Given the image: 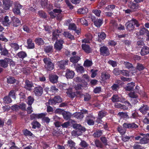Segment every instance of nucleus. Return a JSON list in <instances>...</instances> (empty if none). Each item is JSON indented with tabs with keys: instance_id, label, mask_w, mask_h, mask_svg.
<instances>
[{
	"instance_id": "nucleus-28",
	"label": "nucleus",
	"mask_w": 149,
	"mask_h": 149,
	"mask_svg": "<svg viewBox=\"0 0 149 149\" xmlns=\"http://www.w3.org/2000/svg\"><path fill=\"white\" fill-rule=\"evenodd\" d=\"M36 43L39 46L43 45L45 43L44 41L42 38H36L35 40Z\"/></svg>"
},
{
	"instance_id": "nucleus-32",
	"label": "nucleus",
	"mask_w": 149,
	"mask_h": 149,
	"mask_svg": "<svg viewBox=\"0 0 149 149\" xmlns=\"http://www.w3.org/2000/svg\"><path fill=\"white\" fill-rule=\"evenodd\" d=\"M80 59V57L79 56H74L70 58V60L71 62L74 64L78 62Z\"/></svg>"
},
{
	"instance_id": "nucleus-43",
	"label": "nucleus",
	"mask_w": 149,
	"mask_h": 149,
	"mask_svg": "<svg viewBox=\"0 0 149 149\" xmlns=\"http://www.w3.org/2000/svg\"><path fill=\"white\" fill-rule=\"evenodd\" d=\"M17 91V90H16V88L15 90H11L9 93L8 96L10 97H11L12 98L15 99L16 98L15 93Z\"/></svg>"
},
{
	"instance_id": "nucleus-1",
	"label": "nucleus",
	"mask_w": 149,
	"mask_h": 149,
	"mask_svg": "<svg viewBox=\"0 0 149 149\" xmlns=\"http://www.w3.org/2000/svg\"><path fill=\"white\" fill-rule=\"evenodd\" d=\"M139 135L135 136L134 138L136 140H140L139 143L141 144H146L149 142V134H145L140 133Z\"/></svg>"
},
{
	"instance_id": "nucleus-37",
	"label": "nucleus",
	"mask_w": 149,
	"mask_h": 149,
	"mask_svg": "<svg viewBox=\"0 0 149 149\" xmlns=\"http://www.w3.org/2000/svg\"><path fill=\"white\" fill-rule=\"evenodd\" d=\"M12 102L11 98L8 95L6 96L3 98V102L5 104L10 103Z\"/></svg>"
},
{
	"instance_id": "nucleus-6",
	"label": "nucleus",
	"mask_w": 149,
	"mask_h": 149,
	"mask_svg": "<svg viewBox=\"0 0 149 149\" xmlns=\"http://www.w3.org/2000/svg\"><path fill=\"white\" fill-rule=\"evenodd\" d=\"M33 92L36 96L40 97L43 94V88L41 86H38L34 88Z\"/></svg>"
},
{
	"instance_id": "nucleus-33",
	"label": "nucleus",
	"mask_w": 149,
	"mask_h": 149,
	"mask_svg": "<svg viewBox=\"0 0 149 149\" xmlns=\"http://www.w3.org/2000/svg\"><path fill=\"white\" fill-rule=\"evenodd\" d=\"M31 125L32 126V128L34 129H35L36 128H39L40 127L41 125L40 123L36 120L33 121L31 123Z\"/></svg>"
},
{
	"instance_id": "nucleus-16",
	"label": "nucleus",
	"mask_w": 149,
	"mask_h": 149,
	"mask_svg": "<svg viewBox=\"0 0 149 149\" xmlns=\"http://www.w3.org/2000/svg\"><path fill=\"white\" fill-rule=\"evenodd\" d=\"M149 107L146 104H143L139 109L140 112L143 114L145 115L147 112V111L149 110Z\"/></svg>"
},
{
	"instance_id": "nucleus-58",
	"label": "nucleus",
	"mask_w": 149,
	"mask_h": 149,
	"mask_svg": "<svg viewBox=\"0 0 149 149\" xmlns=\"http://www.w3.org/2000/svg\"><path fill=\"white\" fill-rule=\"evenodd\" d=\"M100 140L102 143H103L104 146L108 145L107 140V138L104 136H102L100 138Z\"/></svg>"
},
{
	"instance_id": "nucleus-8",
	"label": "nucleus",
	"mask_w": 149,
	"mask_h": 149,
	"mask_svg": "<svg viewBox=\"0 0 149 149\" xmlns=\"http://www.w3.org/2000/svg\"><path fill=\"white\" fill-rule=\"evenodd\" d=\"M147 32H148V30L146 29L143 28L141 29L140 31L136 33V35L139 39H142L143 38V35L146 34Z\"/></svg>"
},
{
	"instance_id": "nucleus-63",
	"label": "nucleus",
	"mask_w": 149,
	"mask_h": 149,
	"mask_svg": "<svg viewBox=\"0 0 149 149\" xmlns=\"http://www.w3.org/2000/svg\"><path fill=\"white\" fill-rule=\"evenodd\" d=\"M118 114L121 117L124 118H130L128 115L127 114V113L124 112H120L118 113Z\"/></svg>"
},
{
	"instance_id": "nucleus-49",
	"label": "nucleus",
	"mask_w": 149,
	"mask_h": 149,
	"mask_svg": "<svg viewBox=\"0 0 149 149\" xmlns=\"http://www.w3.org/2000/svg\"><path fill=\"white\" fill-rule=\"evenodd\" d=\"M74 117L77 119H81L84 117V115L81 112H76L74 114Z\"/></svg>"
},
{
	"instance_id": "nucleus-13",
	"label": "nucleus",
	"mask_w": 149,
	"mask_h": 149,
	"mask_svg": "<svg viewBox=\"0 0 149 149\" xmlns=\"http://www.w3.org/2000/svg\"><path fill=\"white\" fill-rule=\"evenodd\" d=\"M81 47L82 49L86 53L89 54L92 52V49L90 46L86 44H82Z\"/></svg>"
},
{
	"instance_id": "nucleus-17",
	"label": "nucleus",
	"mask_w": 149,
	"mask_h": 149,
	"mask_svg": "<svg viewBox=\"0 0 149 149\" xmlns=\"http://www.w3.org/2000/svg\"><path fill=\"white\" fill-rule=\"evenodd\" d=\"M128 6L132 10V11H136L139 7V5L137 3H134L132 2H130Z\"/></svg>"
},
{
	"instance_id": "nucleus-30",
	"label": "nucleus",
	"mask_w": 149,
	"mask_h": 149,
	"mask_svg": "<svg viewBox=\"0 0 149 149\" xmlns=\"http://www.w3.org/2000/svg\"><path fill=\"white\" fill-rule=\"evenodd\" d=\"M63 35L64 36L71 40H75V38L73 35H72L69 32L65 31L64 32Z\"/></svg>"
},
{
	"instance_id": "nucleus-29",
	"label": "nucleus",
	"mask_w": 149,
	"mask_h": 149,
	"mask_svg": "<svg viewBox=\"0 0 149 149\" xmlns=\"http://www.w3.org/2000/svg\"><path fill=\"white\" fill-rule=\"evenodd\" d=\"M67 90L68 91L66 92V93L68 97L71 98H73L76 96L74 92H72V90L71 88H70L68 89Z\"/></svg>"
},
{
	"instance_id": "nucleus-11",
	"label": "nucleus",
	"mask_w": 149,
	"mask_h": 149,
	"mask_svg": "<svg viewBox=\"0 0 149 149\" xmlns=\"http://www.w3.org/2000/svg\"><path fill=\"white\" fill-rule=\"evenodd\" d=\"M75 74L74 71L70 69H67L65 71V77L68 79H71L73 78Z\"/></svg>"
},
{
	"instance_id": "nucleus-47",
	"label": "nucleus",
	"mask_w": 149,
	"mask_h": 149,
	"mask_svg": "<svg viewBox=\"0 0 149 149\" xmlns=\"http://www.w3.org/2000/svg\"><path fill=\"white\" fill-rule=\"evenodd\" d=\"M22 132L24 135L26 136H32L33 133L27 129H25L22 130Z\"/></svg>"
},
{
	"instance_id": "nucleus-2",
	"label": "nucleus",
	"mask_w": 149,
	"mask_h": 149,
	"mask_svg": "<svg viewBox=\"0 0 149 149\" xmlns=\"http://www.w3.org/2000/svg\"><path fill=\"white\" fill-rule=\"evenodd\" d=\"M135 26L137 27H138L140 26V24L137 20L134 19L128 22L125 24L127 30L129 31L133 30L135 28Z\"/></svg>"
},
{
	"instance_id": "nucleus-61",
	"label": "nucleus",
	"mask_w": 149,
	"mask_h": 149,
	"mask_svg": "<svg viewBox=\"0 0 149 149\" xmlns=\"http://www.w3.org/2000/svg\"><path fill=\"white\" fill-rule=\"evenodd\" d=\"M108 63L109 64L111 65L112 67H116L117 65V63L116 61L112 60H109L108 61Z\"/></svg>"
},
{
	"instance_id": "nucleus-56",
	"label": "nucleus",
	"mask_w": 149,
	"mask_h": 149,
	"mask_svg": "<svg viewBox=\"0 0 149 149\" xmlns=\"http://www.w3.org/2000/svg\"><path fill=\"white\" fill-rule=\"evenodd\" d=\"M125 129V128H124L123 127H118L117 128L118 132L122 135H124L126 133V130Z\"/></svg>"
},
{
	"instance_id": "nucleus-18",
	"label": "nucleus",
	"mask_w": 149,
	"mask_h": 149,
	"mask_svg": "<svg viewBox=\"0 0 149 149\" xmlns=\"http://www.w3.org/2000/svg\"><path fill=\"white\" fill-rule=\"evenodd\" d=\"M49 78L50 82L53 84H54L57 83L58 77L56 75L51 74L49 75Z\"/></svg>"
},
{
	"instance_id": "nucleus-3",
	"label": "nucleus",
	"mask_w": 149,
	"mask_h": 149,
	"mask_svg": "<svg viewBox=\"0 0 149 149\" xmlns=\"http://www.w3.org/2000/svg\"><path fill=\"white\" fill-rule=\"evenodd\" d=\"M43 60L45 64L44 67L46 71H50L54 69V63L52 62V60L50 58H45Z\"/></svg>"
},
{
	"instance_id": "nucleus-57",
	"label": "nucleus",
	"mask_w": 149,
	"mask_h": 149,
	"mask_svg": "<svg viewBox=\"0 0 149 149\" xmlns=\"http://www.w3.org/2000/svg\"><path fill=\"white\" fill-rule=\"evenodd\" d=\"M77 27L74 23H72L69 25L68 29L70 30H75Z\"/></svg>"
},
{
	"instance_id": "nucleus-31",
	"label": "nucleus",
	"mask_w": 149,
	"mask_h": 149,
	"mask_svg": "<svg viewBox=\"0 0 149 149\" xmlns=\"http://www.w3.org/2000/svg\"><path fill=\"white\" fill-rule=\"evenodd\" d=\"M88 12V9L85 7L80 8L77 11V13L80 14H85Z\"/></svg>"
},
{
	"instance_id": "nucleus-40",
	"label": "nucleus",
	"mask_w": 149,
	"mask_h": 149,
	"mask_svg": "<svg viewBox=\"0 0 149 149\" xmlns=\"http://www.w3.org/2000/svg\"><path fill=\"white\" fill-rule=\"evenodd\" d=\"M110 77V74L106 72H103L101 74V77L103 80L108 79Z\"/></svg>"
},
{
	"instance_id": "nucleus-46",
	"label": "nucleus",
	"mask_w": 149,
	"mask_h": 149,
	"mask_svg": "<svg viewBox=\"0 0 149 149\" xmlns=\"http://www.w3.org/2000/svg\"><path fill=\"white\" fill-rule=\"evenodd\" d=\"M128 95L131 99L136 98L138 97V95L134 91L131 92L128 94Z\"/></svg>"
},
{
	"instance_id": "nucleus-39",
	"label": "nucleus",
	"mask_w": 149,
	"mask_h": 149,
	"mask_svg": "<svg viewBox=\"0 0 149 149\" xmlns=\"http://www.w3.org/2000/svg\"><path fill=\"white\" fill-rule=\"evenodd\" d=\"M98 37L99 39L98 40L99 42H101L102 40H102H104L106 37V34L103 32H102L101 33H98Z\"/></svg>"
},
{
	"instance_id": "nucleus-38",
	"label": "nucleus",
	"mask_w": 149,
	"mask_h": 149,
	"mask_svg": "<svg viewBox=\"0 0 149 149\" xmlns=\"http://www.w3.org/2000/svg\"><path fill=\"white\" fill-rule=\"evenodd\" d=\"M35 100L33 96L30 95L29 96L27 99L26 103L28 105H31L33 103Z\"/></svg>"
},
{
	"instance_id": "nucleus-4",
	"label": "nucleus",
	"mask_w": 149,
	"mask_h": 149,
	"mask_svg": "<svg viewBox=\"0 0 149 149\" xmlns=\"http://www.w3.org/2000/svg\"><path fill=\"white\" fill-rule=\"evenodd\" d=\"M64 42L63 40L60 39L57 40L54 45V49L57 51H60L63 48V44Z\"/></svg>"
},
{
	"instance_id": "nucleus-14",
	"label": "nucleus",
	"mask_w": 149,
	"mask_h": 149,
	"mask_svg": "<svg viewBox=\"0 0 149 149\" xmlns=\"http://www.w3.org/2000/svg\"><path fill=\"white\" fill-rule=\"evenodd\" d=\"M22 6L19 3H16L14 8L13 9V11L15 14L20 15L21 13L20 9L22 8Z\"/></svg>"
},
{
	"instance_id": "nucleus-24",
	"label": "nucleus",
	"mask_w": 149,
	"mask_h": 149,
	"mask_svg": "<svg viewBox=\"0 0 149 149\" xmlns=\"http://www.w3.org/2000/svg\"><path fill=\"white\" fill-rule=\"evenodd\" d=\"M134 86V83L131 82L127 84V86L125 87V89L126 91H130L133 90Z\"/></svg>"
},
{
	"instance_id": "nucleus-22",
	"label": "nucleus",
	"mask_w": 149,
	"mask_h": 149,
	"mask_svg": "<svg viewBox=\"0 0 149 149\" xmlns=\"http://www.w3.org/2000/svg\"><path fill=\"white\" fill-rule=\"evenodd\" d=\"M8 66V58L0 60V67L4 68H6Z\"/></svg>"
},
{
	"instance_id": "nucleus-9",
	"label": "nucleus",
	"mask_w": 149,
	"mask_h": 149,
	"mask_svg": "<svg viewBox=\"0 0 149 149\" xmlns=\"http://www.w3.org/2000/svg\"><path fill=\"white\" fill-rule=\"evenodd\" d=\"M68 60H62L57 62L56 65L60 69L64 70L65 68V65H68Z\"/></svg>"
},
{
	"instance_id": "nucleus-21",
	"label": "nucleus",
	"mask_w": 149,
	"mask_h": 149,
	"mask_svg": "<svg viewBox=\"0 0 149 149\" xmlns=\"http://www.w3.org/2000/svg\"><path fill=\"white\" fill-rule=\"evenodd\" d=\"M27 48L28 49H33L35 48L34 44L32 39L29 38L27 40Z\"/></svg>"
},
{
	"instance_id": "nucleus-64",
	"label": "nucleus",
	"mask_w": 149,
	"mask_h": 149,
	"mask_svg": "<svg viewBox=\"0 0 149 149\" xmlns=\"http://www.w3.org/2000/svg\"><path fill=\"white\" fill-rule=\"evenodd\" d=\"M19 98L21 101H23L26 98L25 94L22 92H21L19 94Z\"/></svg>"
},
{
	"instance_id": "nucleus-48",
	"label": "nucleus",
	"mask_w": 149,
	"mask_h": 149,
	"mask_svg": "<svg viewBox=\"0 0 149 149\" xmlns=\"http://www.w3.org/2000/svg\"><path fill=\"white\" fill-rule=\"evenodd\" d=\"M102 133L103 132L102 130H98L93 134V136L95 138H98L102 135Z\"/></svg>"
},
{
	"instance_id": "nucleus-10",
	"label": "nucleus",
	"mask_w": 149,
	"mask_h": 149,
	"mask_svg": "<svg viewBox=\"0 0 149 149\" xmlns=\"http://www.w3.org/2000/svg\"><path fill=\"white\" fill-rule=\"evenodd\" d=\"M3 5L5 10H7L12 6L13 2L10 0H3Z\"/></svg>"
},
{
	"instance_id": "nucleus-36",
	"label": "nucleus",
	"mask_w": 149,
	"mask_h": 149,
	"mask_svg": "<svg viewBox=\"0 0 149 149\" xmlns=\"http://www.w3.org/2000/svg\"><path fill=\"white\" fill-rule=\"evenodd\" d=\"M86 38H85L81 40L82 43H90V41L92 40V37L90 34H86L85 35Z\"/></svg>"
},
{
	"instance_id": "nucleus-27",
	"label": "nucleus",
	"mask_w": 149,
	"mask_h": 149,
	"mask_svg": "<svg viewBox=\"0 0 149 149\" xmlns=\"http://www.w3.org/2000/svg\"><path fill=\"white\" fill-rule=\"evenodd\" d=\"M62 114L64 118L66 120L70 119L72 115L70 112L65 111L62 113Z\"/></svg>"
},
{
	"instance_id": "nucleus-5",
	"label": "nucleus",
	"mask_w": 149,
	"mask_h": 149,
	"mask_svg": "<svg viewBox=\"0 0 149 149\" xmlns=\"http://www.w3.org/2000/svg\"><path fill=\"white\" fill-rule=\"evenodd\" d=\"M100 54L104 56H108L110 54L109 50L108 47L105 46H101L100 48Z\"/></svg>"
},
{
	"instance_id": "nucleus-42",
	"label": "nucleus",
	"mask_w": 149,
	"mask_h": 149,
	"mask_svg": "<svg viewBox=\"0 0 149 149\" xmlns=\"http://www.w3.org/2000/svg\"><path fill=\"white\" fill-rule=\"evenodd\" d=\"M95 143L96 146L100 148H102L103 147V145L102 142L98 139H96L95 141Z\"/></svg>"
},
{
	"instance_id": "nucleus-20",
	"label": "nucleus",
	"mask_w": 149,
	"mask_h": 149,
	"mask_svg": "<svg viewBox=\"0 0 149 149\" xmlns=\"http://www.w3.org/2000/svg\"><path fill=\"white\" fill-rule=\"evenodd\" d=\"M62 133V131L58 128L54 129L52 132L53 136L56 137L60 136Z\"/></svg>"
},
{
	"instance_id": "nucleus-50",
	"label": "nucleus",
	"mask_w": 149,
	"mask_h": 149,
	"mask_svg": "<svg viewBox=\"0 0 149 149\" xmlns=\"http://www.w3.org/2000/svg\"><path fill=\"white\" fill-rule=\"evenodd\" d=\"M0 51L1 54L2 55L8 56L9 55L8 50L5 47L3 48Z\"/></svg>"
},
{
	"instance_id": "nucleus-41",
	"label": "nucleus",
	"mask_w": 149,
	"mask_h": 149,
	"mask_svg": "<svg viewBox=\"0 0 149 149\" xmlns=\"http://www.w3.org/2000/svg\"><path fill=\"white\" fill-rule=\"evenodd\" d=\"M18 57L23 59L27 56L26 53L24 52L21 51L19 52L17 54Z\"/></svg>"
},
{
	"instance_id": "nucleus-45",
	"label": "nucleus",
	"mask_w": 149,
	"mask_h": 149,
	"mask_svg": "<svg viewBox=\"0 0 149 149\" xmlns=\"http://www.w3.org/2000/svg\"><path fill=\"white\" fill-rule=\"evenodd\" d=\"M107 115V112L103 110L99 111L98 113V116L102 118Z\"/></svg>"
},
{
	"instance_id": "nucleus-26",
	"label": "nucleus",
	"mask_w": 149,
	"mask_h": 149,
	"mask_svg": "<svg viewBox=\"0 0 149 149\" xmlns=\"http://www.w3.org/2000/svg\"><path fill=\"white\" fill-rule=\"evenodd\" d=\"M93 22L97 28H100L103 23V20L102 19H97L95 20Z\"/></svg>"
},
{
	"instance_id": "nucleus-23",
	"label": "nucleus",
	"mask_w": 149,
	"mask_h": 149,
	"mask_svg": "<svg viewBox=\"0 0 149 149\" xmlns=\"http://www.w3.org/2000/svg\"><path fill=\"white\" fill-rule=\"evenodd\" d=\"M25 83L24 88L27 90L30 91L33 85L32 83L28 80L26 79L25 81Z\"/></svg>"
},
{
	"instance_id": "nucleus-15",
	"label": "nucleus",
	"mask_w": 149,
	"mask_h": 149,
	"mask_svg": "<svg viewBox=\"0 0 149 149\" xmlns=\"http://www.w3.org/2000/svg\"><path fill=\"white\" fill-rule=\"evenodd\" d=\"M149 53V47L145 46H143L141 48L140 52V54L142 56H144Z\"/></svg>"
},
{
	"instance_id": "nucleus-62",
	"label": "nucleus",
	"mask_w": 149,
	"mask_h": 149,
	"mask_svg": "<svg viewBox=\"0 0 149 149\" xmlns=\"http://www.w3.org/2000/svg\"><path fill=\"white\" fill-rule=\"evenodd\" d=\"M50 119L48 117H46V116L42 120V121L43 123H46L47 125L50 122Z\"/></svg>"
},
{
	"instance_id": "nucleus-51",
	"label": "nucleus",
	"mask_w": 149,
	"mask_h": 149,
	"mask_svg": "<svg viewBox=\"0 0 149 149\" xmlns=\"http://www.w3.org/2000/svg\"><path fill=\"white\" fill-rule=\"evenodd\" d=\"M132 147L133 149H145L143 146L140 145L138 143H135Z\"/></svg>"
},
{
	"instance_id": "nucleus-25",
	"label": "nucleus",
	"mask_w": 149,
	"mask_h": 149,
	"mask_svg": "<svg viewBox=\"0 0 149 149\" xmlns=\"http://www.w3.org/2000/svg\"><path fill=\"white\" fill-rule=\"evenodd\" d=\"M44 49V51L46 54L52 53L53 51V46L52 45L45 46Z\"/></svg>"
},
{
	"instance_id": "nucleus-19",
	"label": "nucleus",
	"mask_w": 149,
	"mask_h": 149,
	"mask_svg": "<svg viewBox=\"0 0 149 149\" xmlns=\"http://www.w3.org/2000/svg\"><path fill=\"white\" fill-rule=\"evenodd\" d=\"M72 126L76 130H82L83 132L86 130V129L84 127L82 126L80 124L77 123H72Z\"/></svg>"
},
{
	"instance_id": "nucleus-55",
	"label": "nucleus",
	"mask_w": 149,
	"mask_h": 149,
	"mask_svg": "<svg viewBox=\"0 0 149 149\" xmlns=\"http://www.w3.org/2000/svg\"><path fill=\"white\" fill-rule=\"evenodd\" d=\"M120 97L117 95H113L111 98L112 101L113 102H118Z\"/></svg>"
},
{
	"instance_id": "nucleus-12",
	"label": "nucleus",
	"mask_w": 149,
	"mask_h": 149,
	"mask_svg": "<svg viewBox=\"0 0 149 149\" xmlns=\"http://www.w3.org/2000/svg\"><path fill=\"white\" fill-rule=\"evenodd\" d=\"M12 24L13 26L17 27L21 24V21L18 18L13 17L12 19Z\"/></svg>"
},
{
	"instance_id": "nucleus-59",
	"label": "nucleus",
	"mask_w": 149,
	"mask_h": 149,
	"mask_svg": "<svg viewBox=\"0 0 149 149\" xmlns=\"http://www.w3.org/2000/svg\"><path fill=\"white\" fill-rule=\"evenodd\" d=\"M123 64L125 67L128 69L132 68H133L132 64L129 62H124Z\"/></svg>"
},
{
	"instance_id": "nucleus-54",
	"label": "nucleus",
	"mask_w": 149,
	"mask_h": 149,
	"mask_svg": "<svg viewBox=\"0 0 149 149\" xmlns=\"http://www.w3.org/2000/svg\"><path fill=\"white\" fill-rule=\"evenodd\" d=\"M76 70L77 72H80L81 73H83L84 72V68L82 66H76Z\"/></svg>"
},
{
	"instance_id": "nucleus-34",
	"label": "nucleus",
	"mask_w": 149,
	"mask_h": 149,
	"mask_svg": "<svg viewBox=\"0 0 149 149\" xmlns=\"http://www.w3.org/2000/svg\"><path fill=\"white\" fill-rule=\"evenodd\" d=\"M7 82L10 84L15 83L17 81L14 77L12 76H8L7 78Z\"/></svg>"
},
{
	"instance_id": "nucleus-53",
	"label": "nucleus",
	"mask_w": 149,
	"mask_h": 149,
	"mask_svg": "<svg viewBox=\"0 0 149 149\" xmlns=\"http://www.w3.org/2000/svg\"><path fill=\"white\" fill-rule=\"evenodd\" d=\"M136 68L139 71H141L145 69V67L143 65L139 63L137 64Z\"/></svg>"
},
{
	"instance_id": "nucleus-44",
	"label": "nucleus",
	"mask_w": 149,
	"mask_h": 149,
	"mask_svg": "<svg viewBox=\"0 0 149 149\" xmlns=\"http://www.w3.org/2000/svg\"><path fill=\"white\" fill-rule=\"evenodd\" d=\"M10 21L9 19V17L7 16H5L3 20L1 22L2 24L4 26H7L9 24V22Z\"/></svg>"
},
{
	"instance_id": "nucleus-7",
	"label": "nucleus",
	"mask_w": 149,
	"mask_h": 149,
	"mask_svg": "<svg viewBox=\"0 0 149 149\" xmlns=\"http://www.w3.org/2000/svg\"><path fill=\"white\" fill-rule=\"evenodd\" d=\"M123 128L125 129H133L138 127V125L134 123H125L123 124Z\"/></svg>"
},
{
	"instance_id": "nucleus-35",
	"label": "nucleus",
	"mask_w": 149,
	"mask_h": 149,
	"mask_svg": "<svg viewBox=\"0 0 149 149\" xmlns=\"http://www.w3.org/2000/svg\"><path fill=\"white\" fill-rule=\"evenodd\" d=\"M145 45L144 41L142 40H140L137 42L136 47L137 49L142 48L143 46Z\"/></svg>"
},
{
	"instance_id": "nucleus-60",
	"label": "nucleus",
	"mask_w": 149,
	"mask_h": 149,
	"mask_svg": "<svg viewBox=\"0 0 149 149\" xmlns=\"http://www.w3.org/2000/svg\"><path fill=\"white\" fill-rule=\"evenodd\" d=\"M110 23L111 24V26L113 27V29H116L118 24L115 21L113 20H111Z\"/></svg>"
},
{
	"instance_id": "nucleus-52",
	"label": "nucleus",
	"mask_w": 149,
	"mask_h": 149,
	"mask_svg": "<svg viewBox=\"0 0 149 149\" xmlns=\"http://www.w3.org/2000/svg\"><path fill=\"white\" fill-rule=\"evenodd\" d=\"M93 63L91 61L86 59L84 62V65L85 67H89L92 65Z\"/></svg>"
}]
</instances>
